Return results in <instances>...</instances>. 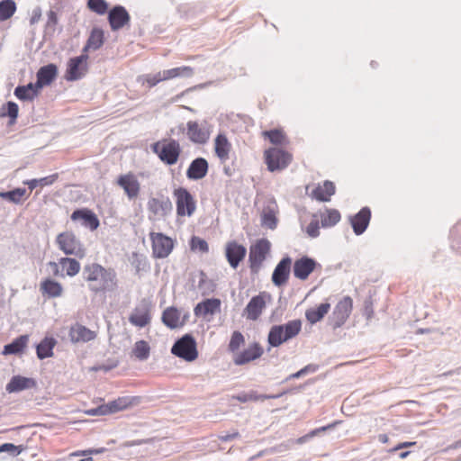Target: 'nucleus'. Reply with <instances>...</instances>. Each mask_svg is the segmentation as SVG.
<instances>
[{
    "instance_id": "27",
    "label": "nucleus",
    "mask_w": 461,
    "mask_h": 461,
    "mask_svg": "<svg viewBox=\"0 0 461 461\" xmlns=\"http://www.w3.org/2000/svg\"><path fill=\"white\" fill-rule=\"evenodd\" d=\"M209 165L205 158H197L194 159L186 170V176L191 180L203 178L208 172Z\"/></svg>"
},
{
    "instance_id": "18",
    "label": "nucleus",
    "mask_w": 461,
    "mask_h": 461,
    "mask_svg": "<svg viewBox=\"0 0 461 461\" xmlns=\"http://www.w3.org/2000/svg\"><path fill=\"white\" fill-rule=\"evenodd\" d=\"M246 253V248L235 241H230L226 245L225 256L230 266L234 269H236L244 259Z\"/></svg>"
},
{
    "instance_id": "35",
    "label": "nucleus",
    "mask_w": 461,
    "mask_h": 461,
    "mask_svg": "<svg viewBox=\"0 0 461 461\" xmlns=\"http://www.w3.org/2000/svg\"><path fill=\"white\" fill-rule=\"evenodd\" d=\"M104 44V32L101 29L95 28L92 30L91 34L86 41V46L83 48L82 52L86 54L89 50H96Z\"/></svg>"
},
{
    "instance_id": "17",
    "label": "nucleus",
    "mask_w": 461,
    "mask_h": 461,
    "mask_svg": "<svg viewBox=\"0 0 461 461\" xmlns=\"http://www.w3.org/2000/svg\"><path fill=\"white\" fill-rule=\"evenodd\" d=\"M266 294L253 296L245 307L242 315L249 321H257L266 307Z\"/></svg>"
},
{
    "instance_id": "33",
    "label": "nucleus",
    "mask_w": 461,
    "mask_h": 461,
    "mask_svg": "<svg viewBox=\"0 0 461 461\" xmlns=\"http://www.w3.org/2000/svg\"><path fill=\"white\" fill-rule=\"evenodd\" d=\"M29 341L28 335H21L11 343L5 345L3 355H17L23 351Z\"/></svg>"
},
{
    "instance_id": "2",
    "label": "nucleus",
    "mask_w": 461,
    "mask_h": 461,
    "mask_svg": "<svg viewBox=\"0 0 461 461\" xmlns=\"http://www.w3.org/2000/svg\"><path fill=\"white\" fill-rule=\"evenodd\" d=\"M302 329L300 320H293L283 325H274L271 327L267 342L273 348H277L284 342L296 337Z\"/></svg>"
},
{
    "instance_id": "43",
    "label": "nucleus",
    "mask_w": 461,
    "mask_h": 461,
    "mask_svg": "<svg viewBox=\"0 0 461 461\" xmlns=\"http://www.w3.org/2000/svg\"><path fill=\"white\" fill-rule=\"evenodd\" d=\"M27 191L25 188H15L7 192H1L0 197L14 203H21L23 201V197L26 194Z\"/></svg>"
},
{
    "instance_id": "19",
    "label": "nucleus",
    "mask_w": 461,
    "mask_h": 461,
    "mask_svg": "<svg viewBox=\"0 0 461 461\" xmlns=\"http://www.w3.org/2000/svg\"><path fill=\"white\" fill-rule=\"evenodd\" d=\"M117 184L124 190L130 200L139 195L140 186L137 177L133 174L121 175L117 179Z\"/></svg>"
},
{
    "instance_id": "44",
    "label": "nucleus",
    "mask_w": 461,
    "mask_h": 461,
    "mask_svg": "<svg viewBox=\"0 0 461 461\" xmlns=\"http://www.w3.org/2000/svg\"><path fill=\"white\" fill-rule=\"evenodd\" d=\"M57 178H58V175L54 174V175L48 176H45V177H42V178H40V179L27 180V181H24L23 184L27 185L29 189L31 191H32L37 186L43 187V186H47V185H52L56 181Z\"/></svg>"
},
{
    "instance_id": "11",
    "label": "nucleus",
    "mask_w": 461,
    "mask_h": 461,
    "mask_svg": "<svg viewBox=\"0 0 461 461\" xmlns=\"http://www.w3.org/2000/svg\"><path fill=\"white\" fill-rule=\"evenodd\" d=\"M176 197V212L180 216L192 215L195 210V203L192 194L185 188L176 189L174 192Z\"/></svg>"
},
{
    "instance_id": "23",
    "label": "nucleus",
    "mask_w": 461,
    "mask_h": 461,
    "mask_svg": "<svg viewBox=\"0 0 461 461\" xmlns=\"http://www.w3.org/2000/svg\"><path fill=\"white\" fill-rule=\"evenodd\" d=\"M316 261L309 257H303L295 260L294 264V275L300 280H305L310 274L314 270Z\"/></svg>"
},
{
    "instance_id": "20",
    "label": "nucleus",
    "mask_w": 461,
    "mask_h": 461,
    "mask_svg": "<svg viewBox=\"0 0 461 461\" xmlns=\"http://www.w3.org/2000/svg\"><path fill=\"white\" fill-rule=\"evenodd\" d=\"M263 352V348L258 343H253L243 351L234 354L233 363L236 366H243L250 361L259 358Z\"/></svg>"
},
{
    "instance_id": "60",
    "label": "nucleus",
    "mask_w": 461,
    "mask_h": 461,
    "mask_svg": "<svg viewBox=\"0 0 461 461\" xmlns=\"http://www.w3.org/2000/svg\"><path fill=\"white\" fill-rule=\"evenodd\" d=\"M240 437V433L236 430L233 433L220 435L219 439L222 442L233 440Z\"/></svg>"
},
{
    "instance_id": "62",
    "label": "nucleus",
    "mask_w": 461,
    "mask_h": 461,
    "mask_svg": "<svg viewBox=\"0 0 461 461\" xmlns=\"http://www.w3.org/2000/svg\"><path fill=\"white\" fill-rule=\"evenodd\" d=\"M414 445H416L415 441L402 442V443L398 444L395 447H393L392 449V451H396V450H399L401 448L409 447H411V446H414Z\"/></svg>"
},
{
    "instance_id": "42",
    "label": "nucleus",
    "mask_w": 461,
    "mask_h": 461,
    "mask_svg": "<svg viewBox=\"0 0 461 461\" xmlns=\"http://www.w3.org/2000/svg\"><path fill=\"white\" fill-rule=\"evenodd\" d=\"M59 265L66 270V274L74 276L80 270V264L77 260L70 258H62L59 259Z\"/></svg>"
},
{
    "instance_id": "57",
    "label": "nucleus",
    "mask_w": 461,
    "mask_h": 461,
    "mask_svg": "<svg viewBox=\"0 0 461 461\" xmlns=\"http://www.w3.org/2000/svg\"><path fill=\"white\" fill-rule=\"evenodd\" d=\"M48 20H47V23H46V27L47 29H51L52 31L55 30V26L57 25L58 23V15L56 14V12L50 10L49 13H48Z\"/></svg>"
},
{
    "instance_id": "63",
    "label": "nucleus",
    "mask_w": 461,
    "mask_h": 461,
    "mask_svg": "<svg viewBox=\"0 0 461 461\" xmlns=\"http://www.w3.org/2000/svg\"><path fill=\"white\" fill-rule=\"evenodd\" d=\"M317 369H318V366L312 365V364L307 365L303 368H302L304 375L309 374V373H314L317 371Z\"/></svg>"
},
{
    "instance_id": "54",
    "label": "nucleus",
    "mask_w": 461,
    "mask_h": 461,
    "mask_svg": "<svg viewBox=\"0 0 461 461\" xmlns=\"http://www.w3.org/2000/svg\"><path fill=\"white\" fill-rule=\"evenodd\" d=\"M340 422H341V421L337 420V421H335V422H333V423H331V424H329V425H327V426H323V427H321V428H319V429H314V430H312L309 435H306L305 437H302V438H298V442H299V443H303V442H304V441H305V439H306L307 438H312V437L315 436L317 433H319L320 431H325V430H327V429H330L334 428L337 424H339Z\"/></svg>"
},
{
    "instance_id": "9",
    "label": "nucleus",
    "mask_w": 461,
    "mask_h": 461,
    "mask_svg": "<svg viewBox=\"0 0 461 461\" xmlns=\"http://www.w3.org/2000/svg\"><path fill=\"white\" fill-rule=\"evenodd\" d=\"M152 252L156 258H165L172 251L174 242L172 239L159 232H151Z\"/></svg>"
},
{
    "instance_id": "4",
    "label": "nucleus",
    "mask_w": 461,
    "mask_h": 461,
    "mask_svg": "<svg viewBox=\"0 0 461 461\" xmlns=\"http://www.w3.org/2000/svg\"><path fill=\"white\" fill-rule=\"evenodd\" d=\"M171 353L185 361H194L198 357L195 339L190 334L184 335L175 342Z\"/></svg>"
},
{
    "instance_id": "50",
    "label": "nucleus",
    "mask_w": 461,
    "mask_h": 461,
    "mask_svg": "<svg viewBox=\"0 0 461 461\" xmlns=\"http://www.w3.org/2000/svg\"><path fill=\"white\" fill-rule=\"evenodd\" d=\"M19 108L14 102H8L6 104V111L2 112L0 116H8L10 118V124H13L18 116Z\"/></svg>"
},
{
    "instance_id": "47",
    "label": "nucleus",
    "mask_w": 461,
    "mask_h": 461,
    "mask_svg": "<svg viewBox=\"0 0 461 461\" xmlns=\"http://www.w3.org/2000/svg\"><path fill=\"white\" fill-rule=\"evenodd\" d=\"M245 343L244 336L240 331H234L231 335L229 350L234 354L238 353L239 348Z\"/></svg>"
},
{
    "instance_id": "14",
    "label": "nucleus",
    "mask_w": 461,
    "mask_h": 461,
    "mask_svg": "<svg viewBox=\"0 0 461 461\" xmlns=\"http://www.w3.org/2000/svg\"><path fill=\"white\" fill-rule=\"evenodd\" d=\"M148 209L155 216L164 218L169 215L173 210V204L167 196L150 198L148 202Z\"/></svg>"
},
{
    "instance_id": "7",
    "label": "nucleus",
    "mask_w": 461,
    "mask_h": 461,
    "mask_svg": "<svg viewBox=\"0 0 461 461\" xmlns=\"http://www.w3.org/2000/svg\"><path fill=\"white\" fill-rule=\"evenodd\" d=\"M88 55L82 52L80 56L71 58L67 66L65 79L68 81H77L84 77L88 70Z\"/></svg>"
},
{
    "instance_id": "15",
    "label": "nucleus",
    "mask_w": 461,
    "mask_h": 461,
    "mask_svg": "<svg viewBox=\"0 0 461 461\" xmlns=\"http://www.w3.org/2000/svg\"><path fill=\"white\" fill-rule=\"evenodd\" d=\"M188 317V312H185L181 317V312L177 308L171 306L164 310L161 321L167 328L174 330L184 326Z\"/></svg>"
},
{
    "instance_id": "40",
    "label": "nucleus",
    "mask_w": 461,
    "mask_h": 461,
    "mask_svg": "<svg viewBox=\"0 0 461 461\" xmlns=\"http://www.w3.org/2000/svg\"><path fill=\"white\" fill-rule=\"evenodd\" d=\"M335 193V185L330 181H325L323 185L317 186L312 194L313 196L322 202L330 201V197Z\"/></svg>"
},
{
    "instance_id": "55",
    "label": "nucleus",
    "mask_w": 461,
    "mask_h": 461,
    "mask_svg": "<svg viewBox=\"0 0 461 461\" xmlns=\"http://www.w3.org/2000/svg\"><path fill=\"white\" fill-rule=\"evenodd\" d=\"M14 95L22 100V101H32V98L31 96V94L29 92L26 91L25 87H22L20 86H18L15 89H14Z\"/></svg>"
},
{
    "instance_id": "1",
    "label": "nucleus",
    "mask_w": 461,
    "mask_h": 461,
    "mask_svg": "<svg viewBox=\"0 0 461 461\" xmlns=\"http://www.w3.org/2000/svg\"><path fill=\"white\" fill-rule=\"evenodd\" d=\"M83 279L95 294L113 292L118 287L117 275L114 269L105 268L97 263H90L83 267Z\"/></svg>"
},
{
    "instance_id": "6",
    "label": "nucleus",
    "mask_w": 461,
    "mask_h": 461,
    "mask_svg": "<svg viewBox=\"0 0 461 461\" xmlns=\"http://www.w3.org/2000/svg\"><path fill=\"white\" fill-rule=\"evenodd\" d=\"M57 243L60 250L66 255H74L77 258H84L85 249L74 233L66 231L58 235Z\"/></svg>"
},
{
    "instance_id": "13",
    "label": "nucleus",
    "mask_w": 461,
    "mask_h": 461,
    "mask_svg": "<svg viewBox=\"0 0 461 461\" xmlns=\"http://www.w3.org/2000/svg\"><path fill=\"white\" fill-rule=\"evenodd\" d=\"M187 135L191 141L204 144L210 137V128L207 122L198 123L196 122H187Z\"/></svg>"
},
{
    "instance_id": "5",
    "label": "nucleus",
    "mask_w": 461,
    "mask_h": 461,
    "mask_svg": "<svg viewBox=\"0 0 461 461\" xmlns=\"http://www.w3.org/2000/svg\"><path fill=\"white\" fill-rule=\"evenodd\" d=\"M136 398L131 397H119L116 400L111 401L108 403L102 404L96 408L90 409L86 411L87 414L92 416H100L114 413L127 409L137 402Z\"/></svg>"
},
{
    "instance_id": "59",
    "label": "nucleus",
    "mask_w": 461,
    "mask_h": 461,
    "mask_svg": "<svg viewBox=\"0 0 461 461\" xmlns=\"http://www.w3.org/2000/svg\"><path fill=\"white\" fill-rule=\"evenodd\" d=\"M41 10L40 7H36L32 11V17L30 19V23L32 25L37 23L41 20Z\"/></svg>"
},
{
    "instance_id": "38",
    "label": "nucleus",
    "mask_w": 461,
    "mask_h": 461,
    "mask_svg": "<svg viewBox=\"0 0 461 461\" xmlns=\"http://www.w3.org/2000/svg\"><path fill=\"white\" fill-rule=\"evenodd\" d=\"M194 75V68L189 66L174 68L162 71L163 78L166 80L173 79L176 77H191Z\"/></svg>"
},
{
    "instance_id": "58",
    "label": "nucleus",
    "mask_w": 461,
    "mask_h": 461,
    "mask_svg": "<svg viewBox=\"0 0 461 461\" xmlns=\"http://www.w3.org/2000/svg\"><path fill=\"white\" fill-rule=\"evenodd\" d=\"M21 86L22 87H25L26 91L31 94V96H32V100L38 95L39 91L41 88V87L38 86V81H36L35 84L29 83V84H27L25 86Z\"/></svg>"
},
{
    "instance_id": "10",
    "label": "nucleus",
    "mask_w": 461,
    "mask_h": 461,
    "mask_svg": "<svg viewBox=\"0 0 461 461\" xmlns=\"http://www.w3.org/2000/svg\"><path fill=\"white\" fill-rule=\"evenodd\" d=\"M270 242L266 239L258 240L249 249L250 268L253 272H257L262 262L265 260L267 254L270 250Z\"/></svg>"
},
{
    "instance_id": "61",
    "label": "nucleus",
    "mask_w": 461,
    "mask_h": 461,
    "mask_svg": "<svg viewBox=\"0 0 461 461\" xmlns=\"http://www.w3.org/2000/svg\"><path fill=\"white\" fill-rule=\"evenodd\" d=\"M117 366H118V362L114 361L110 365H100L98 366L94 367L93 369L95 371L103 370V371L108 372V371L112 370L113 368L116 367Z\"/></svg>"
},
{
    "instance_id": "12",
    "label": "nucleus",
    "mask_w": 461,
    "mask_h": 461,
    "mask_svg": "<svg viewBox=\"0 0 461 461\" xmlns=\"http://www.w3.org/2000/svg\"><path fill=\"white\" fill-rule=\"evenodd\" d=\"M353 308L351 297H343L335 306L332 312V325L334 329L341 327L349 317Z\"/></svg>"
},
{
    "instance_id": "37",
    "label": "nucleus",
    "mask_w": 461,
    "mask_h": 461,
    "mask_svg": "<svg viewBox=\"0 0 461 461\" xmlns=\"http://www.w3.org/2000/svg\"><path fill=\"white\" fill-rule=\"evenodd\" d=\"M41 291L49 297H59L63 293V288L60 283L46 279L41 284Z\"/></svg>"
},
{
    "instance_id": "36",
    "label": "nucleus",
    "mask_w": 461,
    "mask_h": 461,
    "mask_svg": "<svg viewBox=\"0 0 461 461\" xmlns=\"http://www.w3.org/2000/svg\"><path fill=\"white\" fill-rule=\"evenodd\" d=\"M330 304L329 303H323L320 304L317 308H310L305 312V317L307 321L314 324L320 321L330 311Z\"/></svg>"
},
{
    "instance_id": "8",
    "label": "nucleus",
    "mask_w": 461,
    "mask_h": 461,
    "mask_svg": "<svg viewBox=\"0 0 461 461\" xmlns=\"http://www.w3.org/2000/svg\"><path fill=\"white\" fill-rule=\"evenodd\" d=\"M265 158L268 170L273 172L285 168L291 161V155L278 148H272L266 150Z\"/></svg>"
},
{
    "instance_id": "29",
    "label": "nucleus",
    "mask_w": 461,
    "mask_h": 461,
    "mask_svg": "<svg viewBox=\"0 0 461 461\" xmlns=\"http://www.w3.org/2000/svg\"><path fill=\"white\" fill-rule=\"evenodd\" d=\"M95 337L94 331L80 324L72 326L69 330V338L73 343L88 342Z\"/></svg>"
},
{
    "instance_id": "26",
    "label": "nucleus",
    "mask_w": 461,
    "mask_h": 461,
    "mask_svg": "<svg viewBox=\"0 0 461 461\" xmlns=\"http://www.w3.org/2000/svg\"><path fill=\"white\" fill-rule=\"evenodd\" d=\"M71 220L82 221V225L95 230L99 227V220L97 216L88 209H77L71 214Z\"/></svg>"
},
{
    "instance_id": "41",
    "label": "nucleus",
    "mask_w": 461,
    "mask_h": 461,
    "mask_svg": "<svg viewBox=\"0 0 461 461\" xmlns=\"http://www.w3.org/2000/svg\"><path fill=\"white\" fill-rule=\"evenodd\" d=\"M132 355L140 361H145L149 357L150 347L145 340H139L134 344Z\"/></svg>"
},
{
    "instance_id": "31",
    "label": "nucleus",
    "mask_w": 461,
    "mask_h": 461,
    "mask_svg": "<svg viewBox=\"0 0 461 461\" xmlns=\"http://www.w3.org/2000/svg\"><path fill=\"white\" fill-rule=\"evenodd\" d=\"M220 307H221V301L219 299H216V298H212V299H206L204 301H203L202 303H199L195 307H194V314L199 316V315H203V316H206V315H212L214 313H216L218 311H220Z\"/></svg>"
},
{
    "instance_id": "24",
    "label": "nucleus",
    "mask_w": 461,
    "mask_h": 461,
    "mask_svg": "<svg viewBox=\"0 0 461 461\" xmlns=\"http://www.w3.org/2000/svg\"><path fill=\"white\" fill-rule=\"evenodd\" d=\"M277 204L274 199L267 201L264 206L261 213V224L262 226L274 230L277 225Z\"/></svg>"
},
{
    "instance_id": "49",
    "label": "nucleus",
    "mask_w": 461,
    "mask_h": 461,
    "mask_svg": "<svg viewBox=\"0 0 461 461\" xmlns=\"http://www.w3.org/2000/svg\"><path fill=\"white\" fill-rule=\"evenodd\" d=\"M87 6L98 14H104L108 9V4L105 0H87Z\"/></svg>"
},
{
    "instance_id": "34",
    "label": "nucleus",
    "mask_w": 461,
    "mask_h": 461,
    "mask_svg": "<svg viewBox=\"0 0 461 461\" xmlns=\"http://www.w3.org/2000/svg\"><path fill=\"white\" fill-rule=\"evenodd\" d=\"M285 393H281L278 394H258L256 391H250L249 393H241L238 395H233L232 398L236 399L240 402H247L249 401L257 402V401H264L267 399H277L284 395Z\"/></svg>"
},
{
    "instance_id": "53",
    "label": "nucleus",
    "mask_w": 461,
    "mask_h": 461,
    "mask_svg": "<svg viewBox=\"0 0 461 461\" xmlns=\"http://www.w3.org/2000/svg\"><path fill=\"white\" fill-rule=\"evenodd\" d=\"M265 135H267L269 140L276 145L282 144L285 139L283 132L278 130L265 131Z\"/></svg>"
},
{
    "instance_id": "30",
    "label": "nucleus",
    "mask_w": 461,
    "mask_h": 461,
    "mask_svg": "<svg viewBox=\"0 0 461 461\" xmlns=\"http://www.w3.org/2000/svg\"><path fill=\"white\" fill-rule=\"evenodd\" d=\"M58 68L55 64L41 67L37 72L38 86L43 87L50 85L57 77Z\"/></svg>"
},
{
    "instance_id": "46",
    "label": "nucleus",
    "mask_w": 461,
    "mask_h": 461,
    "mask_svg": "<svg viewBox=\"0 0 461 461\" xmlns=\"http://www.w3.org/2000/svg\"><path fill=\"white\" fill-rule=\"evenodd\" d=\"M340 220V213L337 210H328L327 214L321 218V225L323 227H331L338 223Z\"/></svg>"
},
{
    "instance_id": "56",
    "label": "nucleus",
    "mask_w": 461,
    "mask_h": 461,
    "mask_svg": "<svg viewBox=\"0 0 461 461\" xmlns=\"http://www.w3.org/2000/svg\"><path fill=\"white\" fill-rule=\"evenodd\" d=\"M307 234L312 238H316L320 235V226L318 221H312L306 228Z\"/></svg>"
},
{
    "instance_id": "39",
    "label": "nucleus",
    "mask_w": 461,
    "mask_h": 461,
    "mask_svg": "<svg viewBox=\"0 0 461 461\" xmlns=\"http://www.w3.org/2000/svg\"><path fill=\"white\" fill-rule=\"evenodd\" d=\"M56 340L53 338L43 339L36 347L37 357L40 359L50 357L53 355V348Z\"/></svg>"
},
{
    "instance_id": "32",
    "label": "nucleus",
    "mask_w": 461,
    "mask_h": 461,
    "mask_svg": "<svg viewBox=\"0 0 461 461\" xmlns=\"http://www.w3.org/2000/svg\"><path fill=\"white\" fill-rule=\"evenodd\" d=\"M230 148L231 145L225 135L219 134L216 137L214 140V150L221 162H225L229 159Z\"/></svg>"
},
{
    "instance_id": "45",
    "label": "nucleus",
    "mask_w": 461,
    "mask_h": 461,
    "mask_svg": "<svg viewBox=\"0 0 461 461\" xmlns=\"http://www.w3.org/2000/svg\"><path fill=\"white\" fill-rule=\"evenodd\" d=\"M16 10L14 0H3L0 2V21H5L13 16Z\"/></svg>"
},
{
    "instance_id": "16",
    "label": "nucleus",
    "mask_w": 461,
    "mask_h": 461,
    "mask_svg": "<svg viewBox=\"0 0 461 461\" xmlns=\"http://www.w3.org/2000/svg\"><path fill=\"white\" fill-rule=\"evenodd\" d=\"M149 312V304L143 300L134 308L129 317V321L134 326L143 328L150 322L151 317Z\"/></svg>"
},
{
    "instance_id": "64",
    "label": "nucleus",
    "mask_w": 461,
    "mask_h": 461,
    "mask_svg": "<svg viewBox=\"0 0 461 461\" xmlns=\"http://www.w3.org/2000/svg\"><path fill=\"white\" fill-rule=\"evenodd\" d=\"M59 264L55 263V262H50L49 263V267H50L52 273L54 276H63L62 274L59 273Z\"/></svg>"
},
{
    "instance_id": "25",
    "label": "nucleus",
    "mask_w": 461,
    "mask_h": 461,
    "mask_svg": "<svg viewBox=\"0 0 461 461\" xmlns=\"http://www.w3.org/2000/svg\"><path fill=\"white\" fill-rule=\"evenodd\" d=\"M371 218L368 207L362 208L355 216L350 217V223L356 235H361L366 230Z\"/></svg>"
},
{
    "instance_id": "28",
    "label": "nucleus",
    "mask_w": 461,
    "mask_h": 461,
    "mask_svg": "<svg viewBox=\"0 0 461 461\" xmlns=\"http://www.w3.org/2000/svg\"><path fill=\"white\" fill-rule=\"evenodd\" d=\"M36 386V382L32 378H28L21 375H14L11 378L10 382L6 384V391L8 393H17L23 390L31 389Z\"/></svg>"
},
{
    "instance_id": "51",
    "label": "nucleus",
    "mask_w": 461,
    "mask_h": 461,
    "mask_svg": "<svg viewBox=\"0 0 461 461\" xmlns=\"http://www.w3.org/2000/svg\"><path fill=\"white\" fill-rule=\"evenodd\" d=\"M190 246L192 250H198L202 253H206L209 250L208 243L204 240L195 236L192 238Z\"/></svg>"
},
{
    "instance_id": "48",
    "label": "nucleus",
    "mask_w": 461,
    "mask_h": 461,
    "mask_svg": "<svg viewBox=\"0 0 461 461\" xmlns=\"http://www.w3.org/2000/svg\"><path fill=\"white\" fill-rule=\"evenodd\" d=\"M139 82H142V84L147 83L149 87L155 86L157 84L162 81H166V78L162 77V71H159L157 74L151 75H144L139 77Z\"/></svg>"
},
{
    "instance_id": "52",
    "label": "nucleus",
    "mask_w": 461,
    "mask_h": 461,
    "mask_svg": "<svg viewBox=\"0 0 461 461\" xmlns=\"http://www.w3.org/2000/svg\"><path fill=\"white\" fill-rule=\"evenodd\" d=\"M1 450L3 452H7L13 456H16L22 453L23 450V446H16L13 443H5L1 445Z\"/></svg>"
},
{
    "instance_id": "22",
    "label": "nucleus",
    "mask_w": 461,
    "mask_h": 461,
    "mask_svg": "<svg viewBox=\"0 0 461 461\" xmlns=\"http://www.w3.org/2000/svg\"><path fill=\"white\" fill-rule=\"evenodd\" d=\"M292 259L289 257H285L276 265L272 274V282L276 286L284 285L289 277L291 271Z\"/></svg>"
},
{
    "instance_id": "3",
    "label": "nucleus",
    "mask_w": 461,
    "mask_h": 461,
    "mask_svg": "<svg viewBox=\"0 0 461 461\" xmlns=\"http://www.w3.org/2000/svg\"><path fill=\"white\" fill-rule=\"evenodd\" d=\"M152 151L167 165H175L179 158L181 148L176 140H164L151 145Z\"/></svg>"
},
{
    "instance_id": "21",
    "label": "nucleus",
    "mask_w": 461,
    "mask_h": 461,
    "mask_svg": "<svg viewBox=\"0 0 461 461\" xmlns=\"http://www.w3.org/2000/svg\"><path fill=\"white\" fill-rule=\"evenodd\" d=\"M108 21L111 29L118 31L130 22V14L123 6L116 5L109 11Z\"/></svg>"
}]
</instances>
